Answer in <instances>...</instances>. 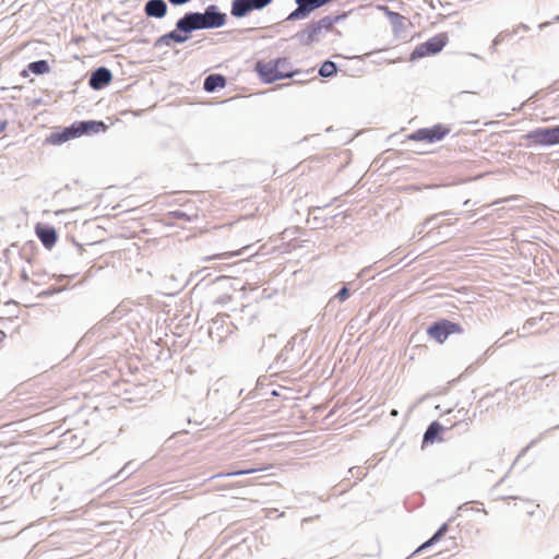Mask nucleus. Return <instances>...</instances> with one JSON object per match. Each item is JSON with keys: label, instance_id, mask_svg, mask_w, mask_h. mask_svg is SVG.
I'll list each match as a JSON object with an SVG mask.
<instances>
[{"label": "nucleus", "instance_id": "nucleus-1", "mask_svg": "<svg viewBox=\"0 0 559 559\" xmlns=\"http://www.w3.org/2000/svg\"><path fill=\"white\" fill-rule=\"evenodd\" d=\"M255 71L265 83L290 78L294 74L292 64L287 58H278L269 61L260 60L255 64Z\"/></svg>", "mask_w": 559, "mask_h": 559}, {"label": "nucleus", "instance_id": "nucleus-2", "mask_svg": "<svg viewBox=\"0 0 559 559\" xmlns=\"http://www.w3.org/2000/svg\"><path fill=\"white\" fill-rule=\"evenodd\" d=\"M105 129L104 122L100 121H80L74 122L62 131L53 132L48 138V142L58 145L69 140L80 138L83 134L98 133Z\"/></svg>", "mask_w": 559, "mask_h": 559}, {"label": "nucleus", "instance_id": "nucleus-3", "mask_svg": "<svg viewBox=\"0 0 559 559\" xmlns=\"http://www.w3.org/2000/svg\"><path fill=\"white\" fill-rule=\"evenodd\" d=\"M524 139L531 145L551 146L559 144V126L550 128H538L530 131Z\"/></svg>", "mask_w": 559, "mask_h": 559}, {"label": "nucleus", "instance_id": "nucleus-4", "mask_svg": "<svg viewBox=\"0 0 559 559\" xmlns=\"http://www.w3.org/2000/svg\"><path fill=\"white\" fill-rule=\"evenodd\" d=\"M448 41L445 34H439L427 41L418 45L411 55V60H416L427 56L436 55L440 52Z\"/></svg>", "mask_w": 559, "mask_h": 559}, {"label": "nucleus", "instance_id": "nucleus-5", "mask_svg": "<svg viewBox=\"0 0 559 559\" xmlns=\"http://www.w3.org/2000/svg\"><path fill=\"white\" fill-rule=\"evenodd\" d=\"M462 332L463 328L459 323H454L449 320H440L427 329L429 337L440 344H442L449 335L460 334Z\"/></svg>", "mask_w": 559, "mask_h": 559}, {"label": "nucleus", "instance_id": "nucleus-6", "mask_svg": "<svg viewBox=\"0 0 559 559\" xmlns=\"http://www.w3.org/2000/svg\"><path fill=\"white\" fill-rule=\"evenodd\" d=\"M449 130L444 127L438 124L433 126L431 128H423L418 129L414 133H412L408 138L414 141H427V142H437L442 140L447 134Z\"/></svg>", "mask_w": 559, "mask_h": 559}, {"label": "nucleus", "instance_id": "nucleus-7", "mask_svg": "<svg viewBox=\"0 0 559 559\" xmlns=\"http://www.w3.org/2000/svg\"><path fill=\"white\" fill-rule=\"evenodd\" d=\"M272 0H234L231 14L237 17L246 15L250 10L263 9L269 5Z\"/></svg>", "mask_w": 559, "mask_h": 559}, {"label": "nucleus", "instance_id": "nucleus-8", "mask_svg": "<svg viewBox=\"0 0 559 559\" xmlns=\"http://www.w3.org/2000/svg\"><path fill=\"white\" fill-rule=\"evenodd\" d=\"M203 28L221 27L226 22V15L216 11L214 5H210L204 13H201Z\"/></svg>", "mask_w": 559, "mask_h": 559}, {"label": "nucleus", "instance_id": "nucleus-9", "mask_svg": "<svg viewBox=\"0 0 559 559\" xmlns=\"http://www.w3.org/2000/svg\"><path fill=\"white\" fill-rule=\"evenodd\" d=\"M177 29L189 33L194 29H202L201 13H187L177 24Z\"/></svg>", "mask_w": 559, "mask_h": 559}, {"label": "nucleus", "instance_id": "nucleus-10", "mask_svg": "<svg viewBox=\"0 0 559 559\" xmlns=\"http://www.w3.org/2000/svg\"><path fill=\"white\" fill-rule=\"evenodd\" d=\"M35 233H36L37 237L39 238V240L41 241V243L47 249H50L56 245L58 237H57L56 229L53 227L46 226L43 224H37L35 226Z\"/></svg>", "mask_w": 559, "mask_h": 559}, {"label": "nucleus", "instance_id": "nucleus-11", "mask_svg": "<svg viewBox=\"0 0 559 559\" xmlns=\"http://www.w3.org/2000/svg\"><path fill=\"white\" fill-rule=\"evenodd\" d=\"M112 75L106 68H99L93 72L90 79V85L94 90H100L111 82Z\"/></svg>", "mask_w": 559, "mask_h": 559}, {"label": "nucleus", "instance_id": "nucleus-12", "mask_svg": "<svg viewBox=\"0 0 559 559\" xmlns=\"http://www.w3.org/2000/svg\"><path fill=\"white\" fill-rule=\"evenodd\" d=\"M145 14L152 17H164L167 13V4L164 0H150L144 8Z\"/></svg>", "mask_w": 559, "mask_h": 559}, {"label": "nucleus", "instance_id": "nucleus-13", "mask_svg": "<svg viewBox=\"0 0 559 559\" xmlns=\"http://www.w3.org/2000/svg\"><path fill=\"white\" fill-rule=\"evenodd\" d=\"M322 33H320L319 28L311 23L306 26V28L299 34L300 40L304 45H311L312 43L319 40Z\"/></svg>", "mask_w": 559, "mask_h": 559}, {"label": "nucleus", "instance_id": "nucleus-14", "mask_svg": "<svg viewBox=\"0 0 559 559\" xmlns=\"http://www.w3.org/2000/svg\"><path fill=\"white\" fill-rule=\"evenodd\" d=\"M443 431V427L439 421H432L429 427L427 428L423 443H433L436 440H441L439 438V435Z\"/></svg>", "mask_w": 559, "mask_h": 559}, {"label": "nucleus", "instance_id": "nucleus-15", "mask_svg": "<svg viewBox=\"0 0 559 559\" xmlns=\"http://www.w3.org/2000/svg\"><path fill=\"white\" fill-rule=\"evenodd\" d=\"M226 85V79L222 74H211L204 80V90L206 92H213L217 87H224Z\"/></svg>", "mask_w": 559, "mask_h": 559}, {"label": "nucleus", "instance_id": "nucleus-16", "mask_svg": "<svg viewBox=\"0 0 559 559\" xmlns=\"http://www.w3.org/2000/svg\"><path fill=\"white\" fill-rule=\"evenodd\" d=\"M390 22L392 24L393 31L395 33H401L405 31L408 25H411V22L405 16L401 15L400 13L391 12L390 13Z\"/></svg>", "mask_w": 559, "mask_h": 559}, {"label": "nucleus", "instance_id": "nucleus-17", "mask_svg": "<svg viewBox=\"0 0 559 559\" xmlns=\"http://www.w3.org/2000/svg\"><path fill=\"white\" fill-rule=\"evenodd\" d=\"M341 20V16H324L319 21L314 22V25L319 28L320 33L331 32L334 24Z\"/></svg>", "mask_w": 559, "mask_h": 559}, {"label": "nucleus", "instance_id": "nucleus-18", "mask_svg": "<svg viewBox=\"0 0 559 559\" xmlns=\"http://www.w3.org/2000/svg\"><path fill=\"white\" fill-rule=\"evenodd\" d=\"M28 70L34 74L40 75L48 73L50 71L49 64L46 60H39L35 62H31L28 64Z\"/></svg>", "mask_w": 559, "mask_h": 559}, {"label": "nucleus", "instance_id": "nucleus-19", "mask_svg": "<svg viewBox=\"0 0 559 559\" xmlns=\"http://www.w3.org/2000/svg\"><path fill=\"white\" fill-rule=\"evenodd\" d=\"M187 39H188L187 36L181 35L177 31H171L170 33L163 35L159 38V43H163L165 45H169L170 40H173L175 43H183Z\"/></svg>", "mask_w": 559, "mask_h": 559}, {"label": "nucleus", "instance_id": "nucleus-20", "mask_svg": "<svg viewBox=\"0 0 559 559\" xmlns=\"http://www.w3.org/2000/svg\"><path fill=\"white\" fill-rule=\"evenodd\" d=\"M296 3L301 7L302 9H307L309 12H311L313 9H317L325 3H328V0H295Z\"/></svg>", "mask_w": 559, "mask_h": 559}, {"label": "nucleus", "instance_id": "nucleus-21", "mask_svg": "<svg viewBox=\"0 0 559 559\" xmlns=\"http://www.w3.org/2000/svg\"><path fill=\"white\" fill-rule=\"evenodd\" d=\"M168 217L170 219H180V221H186V222H190L192 219H195L198 218V214L194 213L192 215H189L187 214L186 212L183 211H174V212H169L168 213Z\"/></svg>", "mask_w": 559, "mask_h": 559}, {"label": "nucleus", "instance_id": "nucleus-22", "mask_svg": "<svg viewBox=\"0 0 559 559\" xmlns=\"http://www.w3.org/2000/svg\"><path fill=\"white\" fill-rule=\"evenodd\" d=\"M319 73L321 76L328 78L336 73V66L332 61H325L321 66Z\"/></svg>", "mask_w": 559, "mask_h": 559}, {"label": "nucleus", "instance_id": "nucleus-23", "mask_svg": "<svg viewBox=\"0 0 559 559\" xmlns=\"http://www.w3.org/2000/svg\"><path fill=\"white\" fill-rule=\"evenodd\" d=\"M448 527L445 524H443L439 530L438 532L429 539L427 540L425 544L421 545V547L418 549L421 550L423 548H426L430 545H432L433 543H436L437 540H439L447 532Z\"/></svg>", "mask_w": 559, "mask_h": 559}, {"label": "nucleus", "instance_id": "nucleus-24", "mask_svg": "<svg viewBox=\"0 0 559 559\" xmlns=\"http://www.w3.org/2000/svg\"><path fill=\"white\" fill-rule=\"evenodd\" d=\"M239 253H240V251H227V252L205 257L204 261H211V260H217V259H228V258L238 255Z\"/></svg>", "mask_w": 559, "mask_h": 559}, {"label": "nucleus", "instance_id": "nucleus-25", "mask_svg": "<svg viewBox=\"0 0 559 559\" xmlns=\"http://www.w3.org/2000/svg\"><path fill=\"white\" fill-rule=\"evenodd\" d=\"M266 467H257V468H248V469H241L236 472H230L225 474V476H236V475H246V474H252L259 471H264Z\"/></svg>", "mask_w": 559, "mask_h": 559}, {"label": "nucleus", "instance_id": "nucleus-26", "mask_svg": "<svg viewBox=\"0 0 559 559\" xmlns=\"http://www.w3.org/2000/svg\"><path fill=\"white\" fill-rule=\"evenodd\" d=\"M307 13H309L307 9H302L301 7L298 5V8L289 14L288 19L296 20L301 16H305Z\"/></svg>", "mask_w": 559, "mask_h": 559}, {"label": "nucleus", "instance_id": "nucleus-27", "mask_svg": "<svg viewBox=\"0 0 559 559\" xmlns=\"http://www.w3.org/2000/svg\"><path fill=\"white\" fill-rule=\"evenodd\" d=\"M349 296V290L346 288V287H343L338 294H337V297L341 301H344L348 298Z\"/></svg>", "mask_w": 559, "mask_h": 559}, {"label": "nucleus", "instance_id": "nucleus-28", "mask_svg": "<svg viewBox=\"0 0 559 559\" xmlns=\"http://www.w3.org/2000/svg\"><path fill=\"white\" fill-rule=\"evenodd\" d=\"M169 1H170V3H173L175 5H180V4L188 2L189 0H169Z\"/></svg>", "mask_w": 559, "mask_h": 559}, {"label": "nucleus", "instance_id": "nucleus-29", "mask_svg": "<svg viewBox=\"0 0 559 559\" xmlns=\"http://www.w3.org/2000/svg\"><path fill=\"white\" fill-rule=\"evenodd\" d=\"M21 75H22V76H24V78H26V76L28 75L27 70H23V71L21 72Z\"/></svg>", "mask_w": 559, "mask_h": 559}, {"label": "nucleus", "instance_id": "nucleus-30", "mask_svg": "<svg viewBox=\"0 0 559 559\" xmlns=\"http://www.w3.org/2000/svg\"><path fill=\"white\" fill-rule=\"evenodd\" d=\"M391 415H392V416H396V415H397V411L393 409V411L391 412Z\"/></svg>", "mask_w": 559, "mask_h": 559}]
</instances>
